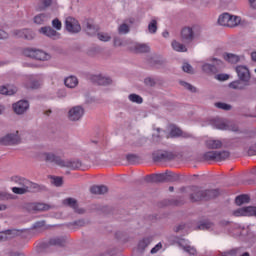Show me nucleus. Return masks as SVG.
<instances>
[{"label":"nucleus","instance_id":"8fccbe9b","mask_svg":"<svg viewBox=\"0 0 256 256\" xmlns=\"http://www.w3.org/2000/svg\"><path fill=\"white\" fill-rule=\"evenodd\" d=\"M51 245H63V239L54 238L50 241Z\"/></svg>","mask_w":256,"mask_h":256},{"label":"nucleus","instance_id":"aec40b11","mask_svg":"<svg viewBox=\"0 0 256 256\" xmlns=\"http://www.w3.org/2000/svg\"><path fill=\"white\" fill-rule=\"evenodd\" d=\"M91 80L94 83H97L98 85H111V83H113V80H111L109 77L103 76L101 74L93 75L91 77Z\"/></svg>","mask_w":256,"mask_h":256},{"label":"nucleus","instance_id":"0e129e2a","mask_svg":"<svg viewBox=\"0 0 256 256\" xmlns=\"http://www.w3.org/2000/svg\"><path fill=\"white\" fill-rule=\"evenodd\" d=\"M251 59H252V61H255V63H256V51L251 53Z\"/></svg>","mask_w":256,"mask_h":256},{"label":"nucleus","instance_id":"ea45409f","mask_svg":"<svg viewBox=\"0 0 256 256\" xmlns=\"http://www.w3.org/2000/svg\"><path fill=\"white\" fill-rule=\"evenodd\" d=\"M170 135L171 137H181L183 135V132L181 131V129L177 128V126H171Z\"/></svg>","mask_w":256,"mask_h":256},{"label":"nucleus","instance_id":"423d86ee","mask_svg":"<svg viewBox=\"0 0 256 256\" xmlns=\"http://www.w3.org/2000/svg\"><path fill=\"white\" fill-rule=\"evenodd\" d=\"M212 125L215 129H220L221 131H239L237 125L223 119H214Z\"/></svg>","mask_w":256,"mask_h":256},{"label":"nucleus","instance_id":"09e8293b","mask_svg":"<svg viewBox=\"0 0 256 256\" xmlns=\"http://www.w3.org/2000/svg\"><path fill=\"white\" fill-rule=\"evenodd\" d=\"M182 69L185 73H193V67L189 63H184Z\"/></svg>","mask_w":256,"mask_h":256},{"label":"nucleus","instance_id":"72a5a7b5","mask_svg":"<svg viewBox=\"0 0 256 256\" xmlns=\"http://www.w3.org/2000/svg\"><path fill=\"white\" fill-rule=\"evenodd\" d=\"M49 20V15L47 14H39L34 17V23L37 25H42V23H45V21Z\"/></svg>","mask_w":256,"mask_h":256},{"label":"nucleus","instance_id":"0eeeda50","mask_svg":"<svg viewBox=\"0 0 256 256\" xmlns=\"http://www.w3.org/2000/svg\"><path fill=\"white\" fill-rule=\"evenodd\" d=\"M209 61H211L212 64L205 63L202 65L204 73H217V71L223 67V61L217 58H210Z\"/></svg>","mask_w":256,"mask_h":256},{"label":"nucleus","instance_id":"3c124183","mask_svg":"<svg viewBox=\"0 0 256 256\" xmlns=\"http://www.w3.org/2000/svg\"><path fill=\"white\" fill-rule=\"evenodd\" d=\"M13 197V195L7 193V192H3L0 191V199H11Z\"/></svg>","mask_w":256,"mask_h":256},{"label":"nucleus","instance_id":"c9c22d12","mask_svg":"<svg viewBox=\"0 0 256 256\" xmlns=\"http://www.w3.org/2000/svg\"><path fill=\"white\" fill-rule=\"evenodd\" d=\"M148 32L151 33V35H155L157 33V20L156 18H153L149 24H148Z\"/></svg>","mask_w":256,"mask_h":256},{"label":"nucleus","instance_id":"e433bc0d","mask_svg":"<svg viewBox=\"0 0 256 256\" xmlns=\"http://www.w3.org/2000/svg\"><path fill=\"white\" fill-rule=\"evenodd\" d=\"M236 205H243L244 203H249V195L243 194L235 199Z\"/></svg>","mask_w":256,"mask_h":256},{"label":"nucleus","instance_id":"a18cd8bd","mask_svg":"<svg viewBox=\"0 0 256 256\" xmlns=\"http://www.w3.org/2000/svg\"><path fill=\"white\" fill-rule=\"evenodd\" d=\"M149 243H151V240L149 238H145L139 242L138 247L139 249H145Z\"/></svg>","mask_w":256,"mask_h":256},{"label":"nucleus","instance_id":"a19ab883","mask_svg":"<svg viewBox=\"0 0 256 256\" xmlns=\"http://www.w3.org/2000/svg\"><path fill=\"white\" fill-rule=\"evenodd\" d=\"M215 107H217L218 109H223L224 111H229L231 109V105L223 102L215 103Z\"/></svg>","mask_w":256,"mask_h":256},{"label":"nucleus","instance_id":"6e6552de","mask_svg":"<svg viewBox=\"0 0 256 256\" xmlns=\"http://www.w3.org/2000/svg\"><path fill=\"white\" fill-rule=\"evenodd\" d=\"M0 143L2 145H19V143H21V136L19 135V131L6 134L0 138Z\"/></svg>","mask_w":256,"mask_h":256},{"label":"nucleus","instance_id":"7c9ffc66","mask_svg":"<svg viewBox=\"0 0 256 256\" xmlns=\"http://www.w3.org/2000/svg\"><path fill=\"white\" fill-rule=\"evenodd\" d=\"M32 209H34V211H49L51 206L45 203H35L32 205Z\"/></svg>","mask_w":256,"mask_h":256},{"label":"nucleus","instance_id":"393cba45","mask_svg":"<svg viewBox=\"0 0 256 256\" xmlns=\"http://www.w3.org/2000/svg\"><path fill=\"white\" fill-rule=\"evenodd\" d=\"M249 82H244L241 79L235 80L229 84L230 89H238L239 91L245 89V87H248Z\"/></svg>","mask_w":256,"mask_h":256},{"label":"nucleus","instance_id":"13d9d810","mask_svg":"<svg viewBox=\"0 0 256 256\" xmlns=\"http://www.w3.org/2000/svg\"><path fill=\"white\" fill-rule=\"evenodd\" d=\"M145 83H146V85H154L155 81H153V79H151V78H146Z\"/></svg>","mask_w":256,"mask_h":256},{"label":"nucleus","instance_id":"f03ea898","mask_svg":"<svg viewBox=\"0 0 256 256\" xmlns=\"http://www.w3.org/2000/svg\"><path fill=\"white\" fill-rule=\"evenodd\" d=\"M193 193L190 196L192 201H207L209 199H215L219 196V191L217 189L212 190H201L197 187L192 188Z\"/></svg>","mask_w":256,"mask_h":256},{"label":"nucleus","instance_id":"ddd939ff","mask_svg":"<svg viewBox=\"0 0 256 256\" xmlns=\"http://www.w3.org/2000/svg\"><path fill=\"white\" fill-rule=\"evenodd\" d=\"M235 217H256V207L248 206L234 211Z\"/></svg>","mask_w":256,"mask_h":256},{"label":"nucleus","instance_id":"cd10ccee","mask_svg":"<svg viewBox=\"0 0 256 256\" xmlns=\"http://www.w3.org/2000/svg\"><path fill=\"white\" fill-rule=\"evenodd\" d=\"M91 193H93V195H105V193H107L108 189L107 186H92L90 189Z\"/></svg>","mask_w":256,"mask_h":256},{"label":"nucleus","instance_id":"c756f323","mask_svg":"<svg viewBox=\"0 0 256 256\" xmlns=\"http://www.w3.org/2000/svg\"><path fill=\"white\" fill-rule=\"evenodd\" d=\"M172 48L174 49V51H178V53H187V46L183 45L178 41L174 40L172 42Z\"/></svg>","mask_w":256,"mask_h":256},{"label":"nucleus","instance_id":"4d7b16f0","mask_svg":"<svg viewBox=\"0 0 256 256\" xmlns=\"http://www.w3.org/2000/svg\"><path fill=\"white\" fill-rule=\"evenodd\" d=\"M162 245L161 243H158L154 248L151 249V253L155 254L157 253V251H159V249H161Z\"/></svg>","mask_w":256,"mask_h":256},{"label":"nucleus","instance_id":"de8ad7c7","mask_svg":"<svg viewBox=\"0 0 256 256\" xmlns=\"http://www.w3.org/2000/svg\"><path fill=\"white\" fill-rule=\"evenodd\" d=\"M52 26L54 27V29H56L57 31H61V27H62V24L61 22L59 21V19H54L52 21Z\"/></svg>","mask_w":256,"mask_h":256},{"label":"nucleus","instance_id":"5701e85b","mask_svg":"<svg viewBox=\"0 0 256 256\" xmlns=\"http://www.w3.org/2000/svg\"><path fill=\"white\" fill-rule=\"evenodd\" d=\"M15 93H17V87L14 85L0 86V95H15Z\"/></svg>","mask_w":256,"mask_h":256},{"label":"nucleus","instance_id":"052dcab7","mask_svg":"<svg viewBox=\"0 0 256 256\" xmlns=\"http://www.w3.org/2000/svg\"><path fill=\"white\" fill-rule=\"evenodd\" d=\"M51 2V0H42L44 7H49V5H51Z\"/></svg>","mask_w":256,"mask_h":256},{"label":"nucleus","instance_id":"6e6d98bb","mask_svg":"<svg viewBox=\"0 0 256 256\" xmlns=\"http://www.w3.org/2000/svg\"><path fill=\"white\" fill-rule=\"evenodd\" d=\"M9 39V34L4 30H0V40Z\"/></svg>","mask_w":256,"mask_h":256},{"label":"nucleus","instance_id":"69168bd1","mask_svg":"<svg viewBox=\"0 0 256 256\" xmlns=\"http://www.w3.org/2000/svg\"><path fill=\"white\" fill-rule=\"evenodd\" d=\"M43 225H45V222H37L36 223V227H43Z\"/></svg>","mask_w":256,"mask_h":256},{"label":"nucleus","instance_id":"49530a36","mask_svg":"<svg viewBox=\"0 0 256 256\" xmlns=\"http://www.w3.org/2000/svg\"><path fill=\"white\" fill-rule=\"evenodd\" d=\"M213 227V224L212 223H209V222H205V223H202L198 226V229L202 230V231H205V229H211Z\"/></svg>","mask_w":256,"mask_h":256},{"label":"nucleus","instance_id":"5fc2aeb1","mask_svg":"<svg viewBox=\"0 0 256 256\" xmlns=\"http://www.w3.org/2000/svg\"><path fill=\"white\" fill-rule=\"evenodd\" d=\"M123 45H125V43L123 41H121V39L114 38V46L115 47H123Z\"/></svg>","mask_w":256,"mask_h":256},{"label":"nucleus","instance_id":"9d476101","mask_svg":"<svg viewBox=\"0 0 256 256\" xmlns=\"http://www.w3.org/2000/svg\"><path fill=\"white\" fill-rule=\"evenodd\" d=\"M83 115H85V108L81 105L73 106L68 111L69 121H81V119H83Z\"/></svg>","mask_w":256,"mask_h":256},{"label":"nucleus","instance_id":"f704fd0d","mask_svg":"<svg viewBox=\"0 0 256 256\" xmlns=\"http://www.w3.org/2000/svg\"><path fill=\"white\" fill-rule=\"evenodd\" d=\"M225 61H228V63H239V56L231 53L224 54Z\"/></svg>","mask_w":256,"mask_h":256},{"label":"nucleus","instance_id":"6ab92c4d","mask_svg":"<svg viewBox=\"0 0 256 256\" xmlns=\"http://www.w3.org/2000/svg\"><path fill=\"white\" fill-rule=\"evenodd\" d=\"M12 35L14 37H22L24 39H28L29 41H31V39L35 38V34L33 33V31L28 30V29L14 30L12 32Z\"/></svg>","mask_w":256,"mask_h":256},{"label":"nucleus","instance_id":"774afa93","mask_svg":"<svg viewBox=\"0 0 256 256\" xmlns=\"http://www.w3.org/2000/svg\"><path fill=\"white\" fill-rule=\"evenodd\" d=\"M162 35H163V37L167 38V37H169V32H167V31H166V32H163Z\"/></svg>","mask_w":256,"mask_h":256},{"label":"nucleus","instance_id":"20e7f679","mask_svg":"<svg viewBox=\"0 0 256 256\" xmlns=\"http://www.w3.org/2000/svg\"><path fill=\"white\" fill-rule=\"evenodd\" d=\"M201 28L199 26H186L181 30V39L184 43H191L197 35H199Z\"/></svg>","mask_w":256,"mask_h":256},{"label":"nucleus","instance_id":"bb28decb","mask_svg":"<svg viewBox=\"0 0 256 256\" xmlns=\"http://www.w3.org/2000/svg\"><path fill=\"white\" fill-rule=\"evenodd\" d=\"M64 83L69 89H75L79 85V80L75 76H69L64 80Z\"/></svg>","mask_w":256,"mask_h":256},{"label":"nucleus","instance_id":"4be33fe9","mask_svg":"<svg viewBox=\"0 0 256 256\" xmlns=\"http://www.w3.org/2000/svg\"><path fill=\"white\" fill-rule=\"evenodd\" d=\"M21 235V231L19 230H6L4 232H0V241H7V239H13V237H17Z\"/></svg>","mask_w":256,"mask_h":256},{"label":"nucleus","instance_id":"a878e982","mask_svg":"<svg viewBox=\"0 0 256 256\" xmlns=\"http://www.w3.org/2000/svg\"><path fill=\"white\" fill-rule=\"evenodd\" d=\"M206 147L208 149H221L223 142L221 140L209 139L206 141Z\"/></svg>","mask_w":256,"mask_h":256},{"label":"nucleus","instance_id":"4468645a","mask_svg":"<svg viewBox=\"0 0 256 256\" xmlns=\"http://www.w3.org/2000/svg\"><path fill=\"white\" fill-rule=\"evenodd\" d=\"M236 73L240 81H243L244 83H249V81H251V73L246 66H237Z\"/></svg>","mask_w":256,"mask_h":256},{"label":"nucleus","instance_id":"864d4df0","mask_svg":"<svg viewBox=\"0 0 256 256\" xmlns=\"http://www.w3.org/2000/svg\"><path fill=\"white\" fill-rule=\"evenodd\" d=\"M88 35H94L95 33V27L91 24L87 25V29H86Z\"/></svg>","mask_w":256,"mask_h":256},{"label":"nucleus","instance_id":"9b49d317","mask_svg":"<svg viewBox=\"0 0 256 256\" xmlns=\"http://www.w3.org/2000/svg\"><path fill=\"white\" fill-rule=\"evenodd\" d=\"M65 27L69 33H79V31H81V25L79 24V21L73 17L66 18Z\"/></svg>","mask_w":256,"mask_h":256},{"label":"nucleus","instance_id":"c03bdc74","mask_svg":"<svg viewBox=\"0 0 256 256\" xmlns=\"http://www.w3.org/2000/svg\"><path fill=\"white\" fill-rule=\"evenodd\" d=\"M52 183L55 187H61L63 185V178L61 177H52Z\"/></svg>","mask_w":256,"mask_h":256},{"label":"nucleus","instance_id":"a211bd4d","mask_svg":"<svg viewBox=\"0 0 256 256\" xmlns=\"http://www.w3.org/2000/svg\"><path fill=\"white\" fill-rule=\"evenodd\" d=\"M129 49L134 53H149V45L143 43L133 42Z\"/></svg>","mask_w":256,"mask_h":256},{"label":"nucleus","instance_id":"79ce46f5","mask_svg":"<svg viewBox=\"0 0 256 256\" xmlns=\"http://www.w3.org/2000/svg\"><path fill=\"white\" fill-rule=\"evenodd\" d=\"M118 33L121 35H126V33H129V25L122 24L118 27Z\"/></svg>","mask_w":256,"mask_h":256},{"label":"nucleus","instance_id":"37998d69","mask_svg":"<svg viewBox=\"0 0 256 256\" xmlns=\"http://www.w3.org/2000/svg\"><path fill=\"white\" fill-rule=\"evenodd\" d=\"M180 84L182 85V87H184V89H186L187 91H191V93H195L196 89L195 87H193V85L185 82V81H181Z\"/></svg>","mask_w":256,"mask_h":256},{"label":"nucleus","instance_id":"338daca9","mask_svg":"<svg viewBox=\"0 0 256 256\" xmlns=\"http://www.w3.org/2000/svg\"><path fill=\"white\" fill-rule=\"evenodd\" d=\"M7 209V206L5 204L0 205V211H5Z\"/></svg>","mask_w":256,"mask_h":256},{"label":"nucleus","instance_id":"1a4fd4ad","mask_svg":"<svg viewBox=\"0 0 256 256\" xmlns=\"http://www.w3.org/2000/svg\"><path fill=\"white\" fill-rule=\"evenodd\" d=\"M228 157V151H209L204 154V158L208 161H225Z\"/></svg>","mask_w":256,"mask_h":256},{"label":"nucleus","instance_id":"c85d7f7f","mask_svg":"<svg viewBox=\"0 0 256 256\" xmlns=\"http://www.w3.org/2000/svg\"><path fill=\"white\" fill-rule=\"evenodd\" d=\"M231 19V14L229 13H223L218 18L219 25H222V27H229V20Z\"/></svg>","mask_w":256,"mask_h":256},{"label":"nucleus","instance_id":"58836bf2","mask_svg":"<svg viewBox=\"0 0 256 256\" xmlns=\"http://www.w3.org/2000/svg\"><path fill=\"white\" fill-rule=\"evenodd\" d=\"M97 38L99 39V41H103L104 43L111 41V35H109V33H105V32L98 33Z\"/></svg>","mask_w":256,"mask_h":256},{"label":"nucleus","instance_id":"412c9836","mask_svg":"<svg viewBox=\"0 0 256 256\" xmlns=\"http://www.w3.org/2000/svg\"><path fill=\"white\" fill-rule=\"evenodd\" d=\"M64 205H68V207H72L76 213L79 215H82V213H85V209L79 208V205L77 204V200L73 198H67L63 201Z\"/></svg>","mask_w":256,"mask_h":256},{"label":"nucleus","instance_id":"f3484780","mask_svg":"<svg viewBox=\"0 0 256 256\" xmlns=\"http://www.w3.org/2000/svg\"><path fill=\"white\" fill-rule=\"evenodd\" d=\"M155 161H171L175 159V155L172 152L161 151L153 154Z\"/></svg>","mask_w":256,"mask_h":256},{"label":"nucleus","instance_id":"b1692460","mask_svg":"<svg viewBox=\"0 0 256 256\" xmlns=\"http://www.w3.org/2000/svg\"><path fill=\"white\" fill-rule=\"evenodd\" d=\"M165 179H167V175L165 174H153L146 177V181L149 183H163Z\"/></svg>","mask_w":256,"mask_h":256},{"label":"nucleus","instance_id":"473e14b6","mask_svg":"<svg viewBox=\"0 0 256 256\" xmlns=\"http://www.w3.org/2000/svg\"><path fill=\"white\" fill-rule=\"evenodd\" d=\"M186 253H189V255H195L197 253V250L189 244L188 240H184V246L182 247Z\"/></svg>","mask_w":256,"mask_h":256},{"label":"nucleus","instance_id":"7ed1b4c3","mask_svg":"<svg viewBox=\"0 0 256 256\" xmlns=\"http://www.w3.org/2000/svg\"><path fill=\"white\" fill-rule=\"evenodd\" d=\"M41 159L46 161V163H54V165H58L59 167H68L73 168V162L69 160H62L60 156L55 155L52 152H45L41 154Z\"/></svg>","mask_w":256,"mask_h":256},{"label":"nucleus","instance_id":"f257e3e1","mask_svg":"<svg viewBox=\"0 0 256 256\" xmlns=\"http://www.w3.org/2000/svg\"><path fill=\"white\" fill-rule=\"evenodd\" d=\"M11 181L18 185V187H12V193H15V195H25V193L31 191L32 187H35V184L21 176H13Z\"/></svg>","mask_w":256,"mask_h":256},{"label":"nucleus","instance_id":"bf43d9fd","mask_svg":"<svg viewBox=\"0 0 256 256\" xmlns=\"http://www.w3.org/2000/svg\"><path fill=\"white\" fill-rule=\"evenodd\" d=\"M250 7L252 9H256V0H248Z\"/></svg>","mask_w":256,"mask_h":256},{"label":"nucleus","instance_id":"603ef678","mask_svg":"<svg viewBox=\"0 0 256 256\" xmlns=\"http://www.w3.org/2000/svg\"><path fill=\"white\" fill-rule=\"evenodd\" d=\"M216 79H218V81H227L229 79V75L228 74H218L216 76Z\"/></svg>","mask_w":256,"mask_h":256},{"label":"nucleus","instance_id":"4c0bfd02","mask_svg":"<svg viewBox=\"0 0 256 256\" xmlns=\"http://www.w3.org/2000/svg\"><path fill=\"white\" fill-rule=\"evenodd\" d=\"M129 101H131V103H137L138 105H141V103H143V98L137 94H130L128 96Z\"/></svg>","mask_w":256,"mask_h":256},{"label":"nucleus","instance_id":"e2e57ef3","mask_svg":"<svg viewBox=\"0 0 256 256\" xmlns=\"http://www.w3.org/2000/svg\"><path fill=\"white\" fill-rule=\"evenodd\" d=\"M189 137H193V134L189 132H184V139H189Z\"/></svg>","mask_w":256,"mask_h":256},{"label":"nucleus","instance_id":"680f3d73","mask_svg":"<svg viewBox=\"0 0 256 256\" xmlns=\"http://www.w3.org/2000/svg\"><path fill=\"white\" fill-rule=\"evenodd\" d=\"M183 229H185V225L181 224L178 227H176V232L178 233V231H183Z\"/></svg>","mask_w":256,"mask_h":256},{"label":"nucleus","instance_id":"dca6fc26","mask_svg":"<svg viewBox=\"0 0 256 256\" xmlns=\"http://www.w3.org/2000/svg\"><path fill=\"white\" fill-rule=\"evenodd\" d=\"M29 109V102L25 100H20L17 103L13 104V110L17 115H23L25 111Z\"/></svg>","mask_w":256,"mask_h":256},{"label":"nucleus","instance_id":"39448f33","mask_svg":"<svg viewBox=\"0 0 256 256\" xmlns=\"http://www.w3.org/2000/svg\"><path fill=\"white\" fill-rule=\"evenodd\" d=\"M23 53L26 57H31L32 59H37L38 61H49L51 59V54H49L43 50L26 48L23 51Z\"/></svg>","mask_w":256,"mask_h":256},{"label":"nucleus","instance_id":"f8f14e48","mask_svg":"<svg viewBox=\"0 0 256 256\" xmlns=\"http://www.w3.org/2000/svg\"><path fill=\"white\" fill-rule=\"evenodd\" d=\"M24 87L26 89H39L41 87V81L35 75H28L24 77Z\"/></svg>","mask_w":256,"mask_h":256},{"label":"nucleus","instance_id":"2f4dec72","mask_svg":"<svg viewBox=\"0 0 256 256\" xmlns=\"http://www.w3.org/2000/svg\"><path fill=\"white\" fill-rule=\"evenodd\" d=\"M241 24V17L230 15V19L228 20V27H237Z\"/></svg>","mask_w":256,"mask_h":256},{"label":"nucleus","instance_id":"2eb2a0df","mask_svg":"<svg viewBox=\"0 0 256 256\" xmlns=\"http://www.w3.org/2000/svg\"><path fill=\"white\" fill-rule=\"evenodd\" d=\"M40 33H42V35H45L46 37H49L50 39H61V34L57 31H55L53 28L51 27H42L39 30Z\"/></svg>","mask_w":256,"mask_h":256}]
</instances>
